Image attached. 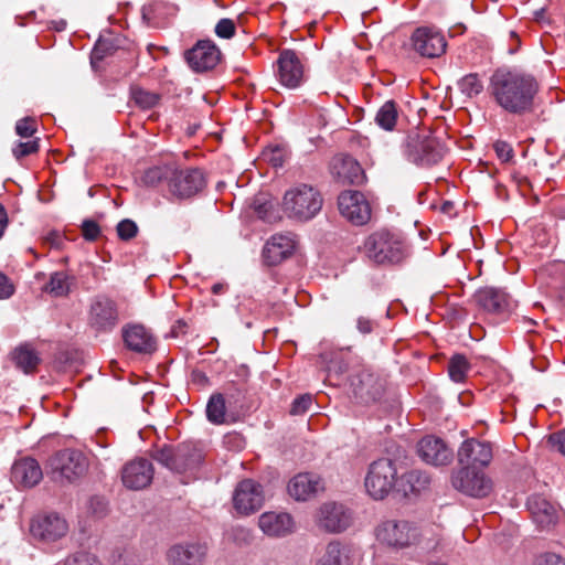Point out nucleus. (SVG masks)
Returning <instances> with one entry per match:
<instances>
[{
    "label": "nucleus",
    "mask_w": 565,
    "mask_h": 565,
    "mask_svg": "<svg viewBox=\"0 0 565 565\" xmlns=\"http://www.w3.org/2000/svg\"><path fill=\"white\" fill-rule=\"evenodd\" d=\"M330 171L341 184H360L364 179L360 163L350 156H335L331 161Z\"/></svg>",
    "instance_id": "nucleus-25"
},
{
    "label": "nucleus",
    "mask_w": 565,
    "mask_h": 565,
    "mask_svg": "<svg viewBox=\"0 0 565 565\" xmlns=\"http://www.w3.org/2000/svg\"><path fill=\"white\" fill-rule=\"evenodd\" d=\"M397 481L395 462L388 458H381L370 465L364 487L371 498L383 500L395 486L397 487Z\"/></svg>",
    "instance_id": "nucleus-5"
},
{
    "label": "nucleus",
    "mask_w": 565,
    "mask_h": 565,
    "mask_svg": "<svg viewBox=\"0 0 565 565\" xmlns=\"http://www.w3.org/2000/svg\"><path fill=\"white\" fill-rule=\"evenodd\" d=\"M164 7L162 1H152L142 8V15L147 20L157 19L160 15L161 9Z\"/></svg>",
    "instance_id": "nucleus-51"
},
{
    "label": "nucleus",
    "mask_w": 565,
    "mask_h": 565,
    "mask_svg": "<svg viewBox=\"0 0 565 565\" xmlns=\"http://www.w3.org/2000/svg\"><path fill=\"white\" fill-rule=\"evenodd\" d=\"M339 211L355 225H363L371 218V207L363 193L343 191L338 199Z\"/></svg>",
    "instance_id": "nucleus-14"
},
{
    "label": "nucleus",
    "mask_w": 565,
    "mask_h": 565,
    "mask_svg": "<svg viewBox=\"0 0 565 565\" xmlns=\"http://www.w3.org/2000/svg\"><path fill=\"white\" fill-rule=\"evenodd\" d=\"M316 565H353L351 550L340 541L333 540L327 544Z\"/></svg>",
    "instance_id": "nucleus-30"
},
{
    "label": "nucleus",
    "mask_w": 565,
    "mask_h": 565,
    "mask_svg": "<svg viewBox=\"0 0 565 565\" xmlns=\"http://www.w3.org/2000/svg\"><path fill=\"white\" fill-rule=\"evenodd\" d=\"M152 457L164 467L177 472V449L169 446L157 448L153 450Z\"/></svg>",
    "instance_id": "nucleus-40"
},
{
    "label": "nucleus",
    "mask_w": 565,
    "mask_h": 565,
    "mask_svg": "<svg viewBox=\"0 0 565 565\" xmlns=\"http://www.w3.org/2000/svg\"><path fill=\"white\" fill-rule=\"evenodd\" d=\"M138 233V226L137 224L125 218L120 221L117 225V234L120 239L122 241H129L134 238Z\"/></svg>",
    "instance_id": "nucleus-44"
},
{
    "label": "nucleus",
    "mask_w": 565,
    "mask_h": 565,
    "mask_svg": "<svg viewBox=\"0 0 565 565\" xmlns=\"http://www.w3.org/2000/svg\"><path fill=\"white\" fill-rule=\"evenodd\" d=\"M207 419L221 425L225 422V401L222 394L212 395L206 405Z\"/></svg>",
    "instance_id": "nucleus-37"
},
{
    "label": "nucleus",
    "mask_w": 565,
    "mask_h": 565,
    "mask_svg": "<svg viewBox=\"0 0 565 565\" xmlns=\"http://www.w3.org/2000/svg\"><path fill=\"white\" fill-rule=\"evenodd\" d=\"M47 467L55 480L72 482L86 473L88 461L79 450L63 449L50 458Z\"/></svg>",
    "instance_id": "nucleus-7"
},
{
    "label": "nucleus",
    "mask_w": 565,
    "mask_h": 565,
    "mask_svg": "<svg viewBox=\"0 0 565 565\" xmlns=\"http://www.w3.org/2000/svg\"><path fill=\"white\" fill-rule=\"evenodd\" d=\"M374 322L365 317H359L356 328L362 334H369L373 331Z\"/></svg>",
    "instance_id": "nucleus-57"
},
{
    "label": "nucleus",
    "mask_w": 565,
    "mask_h": 565,
    "mask_svg": "<svg viewBox=\"0 0 565 565\" xmlns=\"http://www.w3.org/2000/svg\"><path fill=\"white\" fill-rule=\"evenodd\" d=\"M470 369L469 362L461 354L454 355L448 364V373L454 382L461 383L465 381Z\"/></svg>",
    "instance_id": "nucleus-39"
},
{
    "label": "nucleus",
    "mask_w": 565,
    "mask_h": 565,
    "mask_svg": "<svg viewBox=\"0 0 565 565\" xmlns=\"http://www.w3.org/2000/svg\"><path fill=\"white\" fill-rule=\"evenodd\" d=\"M122 339L126 347L138 353H152L156 350V339L141 324H132L124 328Z\"/></svg>",
    "instance_id": "nucleus-27"
},
{
    "label": "nucleus",
    "mask_w": 565,
    "mask_h": 565,
    "mask_svg": "<svg viewBox=\"0 0 565 565\" xmlns=\"http://www.w3.org/2000/svg\"><path fill=\"white\" fill-rule=\"evenodd\" d=\"M203 460L201 450L189 445H181L177 448V472L192 471Z\"/></svg>",
    "instance_id": "nucleus-32"
},
{
    "label": "nucleus",
    "mask_w": 565,
    "mask_h": 565,
    "mask_svg": "<svg viewBox=\"0 0 565 565\" xmlns=\"http://www.w3.org/2000/svg\"><path fill=\"white\" fill-rule=\"evenodd\" d=\"M276 76L282 86L290 89L302 84L305 67L296 51L285 49L279 53Z\"/></svg>",
    "instance_id": "nucleus-12"
},
{
    "label": "nucleus",
    "mask_w": 565,
    "mask_h": 565,
    "mask_svg": "<svg viewBox=\"0 0 565 565\" xmlns=\"http://www.w3.org/2000/svg\"><path fill=\"white\" fill-rule=\"evenodd\" d=\"M43 478L40 463L32 457H23L14 461L11 468V481L18 488H32Z\"/></svg>",
    "instance_id": "nucleus-23"
},
{
    "label": "nucleus",
    "mask_w": 565,
    "mask_h": 565,
    "mask_svg": "<svg viewBox=\"0 0 565 565\" xmlns=\"http://www.w3.org/2000/svg\"><path fill=\"white\" fill-rule=\"evenodd\" d=\"M39 139L19 142L13 147L12 153L17 160H20L26 156L36 153L39 151Z\"/></svg>",
    "instance_id": "nucleus-43"
},
{
    "label": "nucleus",
    "mask_w": 565,
    "mask_h": 565,
    "mask_svg": "<svg viewBox=\"0 0 565 565\" xmlns=\"http://www.w3.org/2000/svg\"><path fill=\"white\" fill-rule=\"evenodd\" d=\"M264 499L262 484L253 479H244L235 488L233 504L237 513L248 515L263 507Z\"/></svg>",
    "instance_id": "nucleus-13"
},
{
    "label": "nucleus",
    "mask_w": 565,
    "mask_h": 565,
    "mask_svg": "<svg viewBox=\"0 0 565 565\" xmlns=\"http://www.w3.org/2000/svg\"><path fill=\"white\" fill-rule=\"evenodd\" d=\"M544 271L552 277L555 288L565 284V263L554 262L544 267Z\"/></svg>",
    "instance_id": "nucleus-41"
},
{
    "label": "nucleus",
    "mask_w": 565,
    "mask_h": 565,
    "mask_svg": "<svg viewBox=\"0 0 565 565\" xmlns=\"http://www.w3.org/2000/svg\"><path fill=\"white\" fill-rule=\"evenodd\" d=\"M36 131V121L33 118L25 117L18 120L15 125V132L21 138H30Z\"/></svg>",
    "instance_id": "nucleus-45"
},
{
    "label": "nucleus",
    "mask_w": 565,
    "mask_h": 565,
    "mask_svg": "<svg viewBox=\"0 0 565 565\" xmlns=\"http://www.w3.org/2000/svg\"><path fill=\"white\" fill-rule=\"evenodd\" d=\"M322 204L321 193L312 185L302 183L286 191L281 206L287 217L307 222L320 212Z\"/></svg>",
    "instance_id": "nucleus-4"
},
{
    "label": "nucleus",
    "mask_w": 565,
    "mask_h": 565,
    "mask_svg": "<svg viewBox=\"0 0 565 565\" xmlns=\"http://www.w3.org/2000/svg\"><path fill=\"white\" fill-rule=\"evenodd\" d=\"M311 403H312V397L309 394H305V395L297 397L291 404L290 414L300 415V414L306 413L309 409Z\"/></svg>",
    "instance_id": "nucleus-49"
},
{
    "label": "nucleus",
    "mask_w": 565,
    "mask_h": 565,
    "mask_svg": "<svg viewBox=\"0 0 565 565\" xmlns=\"http://www.w3.org/2000/svg\"><path fill=\"white\" fill-rule=\"evenodd\" d=\"M398 119V105L393 99L386 100L377 110L375 122L386 131L395 129Z\"/></svg>",
    "instance_id": "nucleus-35"
},
{
    "label": "nucleus",
    "mask_w": 565,
    "mask_h": 565,
    "mask_svg": "<svg viewBox=\"0 0 565 565\" xmlns=\"http://www.w3.org/2000/svg\"><path fill=\"white\" fill-rule=\"evenodd\" d=\"M451 483L456 490L475 498L487 497L492 489V482L484 472L472 467H462L454 472Z\"/></svg>",
    "instance_id": "nucleus-9"
},
{
    "label": "nucleus",
    "mask_w": 565,
    "mask_h": 565,
    "mask_svg": "<svg viewBox=\"0 0 565 565\" xmlns=\"http://www.w3.org/2000/svg\"><path fill=\"white\" fill-rule=\"evenodd\" d=\"M377 542L387 547L401 550L418 544L423 550H436L439 544V533L433 527L419 529L407 520L387 519L375 527Z\"/></svg>",
    "instance_id": "nucleus-2"
},
{
    "label": "nucleus",
    "mask_w": 565,
    "mask_h": 565,
    "mask_svg": "<svg viewBox=\"0 0 565 565\" xmlns=\"http://www.w3.org/2000/svg\"><path fill=\"white\" fill-rule=\"evenodd\" d=\"M322 489L321 478L310 472L298 473L288 483V492L297 501L309 500Z\"/></svg>",
    "instance_id": "nucleus-28"
},
{
    "label": "nucleus",
    "mask_w": 565,
    "mask_h": 565,
    "mask_svg": "<svg viewBox=\"0 0 565 565\" xmlns=\"http://www.w3.org/2000/svg\"><path fill=\"white\" fill-rule=\"evenodd\" d=\"M556 213L558 217L565 218V206L558 207Z\"/></svg>",
    "instance_id": "nucleus-63"
},
{
    "label": "nucleus",
    "mask_w": 565,
    "mask_h": 565,
    "mask_svg": "<svg viewBox=\"0 0 565 565\" xmlns=\"http://www.w3.org/2000/svg\"><path fill=\"white\" fill-rule=\"evenodd\" d=\"M223 288H224V287H223V285H222V284H215V285H213V287H212V291H213V294L217 295V294H221V292H222Z\"/></svg>",
    "instance_id": "nucleus-62"
},
{
    "label": "nucleus",
    "mask_w": 565,
    "mask_h": 565,
    "mask_svg": "<svg viewBox=\"0 0 565 565\" xmlns=\"http://www.w3.org/2000/svg\"><path fill=\"white\" fill-rule=\"evenodd\" d=\"M110 51V45L106 41L98 40L94 46L92 58L103 60Z\"/></svg>",
    "instance_id": "nucleus-55"
},
{
    "label": "nucleus",
    "mask_w": 565,
    "mask_h": 565,
    "mask_svg": "<svg viewBox=\"0 0 565 565\" xmlns=\"http://www.w3.org/2000/svg\"><path fill=\"white\" fill-rule=\"evenodd\" d=\"M488 89L490 97L503 111L523 116L534 110L540 85L531 74L498 68L490 77Z\"/></svg>",
    "instance_id": "nucleus-1"
},
{
    "label": "nucleus",
    "mask_w": 565,
    "mask_h": 565,
    "mask_svg": "<svg viewBox=\"0 0 565 565\" xmlns=\"http://www.w3.org/2000/svg\"><path fill=\"white\" fill-rule=\"evenodd\" d=\"M352 385L354 386V394L356 396H361L362 397L364 394H370V391L364 388V381L363 380H359V384H356L353 381Z\"/></svg>",
    "instance_id": "nucleus-60"
},
{
    "label": "nucleus",
    "mask_w": 565,
    "mask_h": 565,
    "mask_svg": "<svg viewBox=\"0 0 565 565\" xmlns=\"http://www.w3.org/2000/svg\"><path fill=\"white\" fill-rule=\"evenodd\" d=\"M107 512V503L103 498L94 497L92 498V513L97 516L102 518Z\"/></svg>",
    "instance_id": "nucleus-56"
},
{
    "label": "nucleus",
    "mask_w": 565,
    "mask_h": 565,
    "mask_svg": "<svg viewBox=\"0 0 565 565\" xmlns=\"http://www.w3.org/2000/svg\"><path fill=\"white\" fill-rule=\"evenodd\" d=\"M417 452L427 463L433 466H444L451 462L454 452L446 443L435 436H425L418 441Z\"/></svg>",
    "instance_id": "nucleus-22"
},
{
    "label": "nucleus",
    "mask_w": 565,
    "mask_h": 565,
    "mask_svg": "<svg viewBox=\"0 0 565 565\" xmlns=\"http://www.w3.org/2000/svg\"><path fill=\"white\" fill-rule=\"evenodd\" d=\"M236 26L231 19H221L215 25V33L218 38L231 39L235 35Z\"/></svg>",
    "instance_id": "nucleus-46"
},
{
    "label": "nucleus",
    "mask_w": 565,
    "mask_h": 565,
    "mask_svg": "<svg viewBox=\"0 0 565 565\" xmlns=\"http://www.w3.org/2000/svg\"><path fill=\"white\" fill-rule=\"evenodd\" d=\"M64 565H102V563L88 553H76L68 557Z\"/></svg>",
    "instance_id": "nucleus-47"
},
{
    "label": "nucleus",
    "mask_w": 565,
    "mask_h": 565,
    "mask_svg": "<svg viewBox=\"0 0 565 565\" xmlns=\"http://www.w3.org/2000/svg\"><path fill=\"white\" fill-rule=\"evenodd\" d=\"M82 234L87 241H95L100 234L99 225L92 220H86L82 224Z\"/></svg>",
    "instance_id": "nucleus-50"
},
{
    "label": "nucleus",
    "mask_w": 565,
    "mask_h": 565,
    "mask_svg": "<svg viewBox=\"0 0 565 565\" xmlns=\"http://www.w3.org/2000/svg\"><path fill=\"white\" fill-rule=\"evenodd\" d=\"M493 147L501 161L508 162L513 157V149L508 142L497 141Z\"/></svg>",
    "instance_id": "nucleus-52"
},
{
    "label": "nucleus",
    "mask_w": 565,
    "mask_h": 565,
    "mask_svg": "<svg viewBox=\"0 0 565 565\" xmlns=\"http://www.w3.org/2000/svg\"><path fill=\"white\" fill-rule=\"evenodd\" d=\"M205 180L200 169H178L173 164V175L170 177L169 192L178 199H188L200 192Z\"/></svg>",
    "instance_id": "nucleus-11"
},
{
    "label": "nucleus",
    "mask_w": 565,
    "mask_h": 565,
    "mask_svg": "<svg viewBox=\"0 0 565 565\" xmlns=\"http://www.w3.org/2000/svg\"><path fill=\"white\" fill-rule=\"evenodd\" d=\"M14 292V287L10 279L0 271V299H7Z\"/></svg>",
    "instance_id": "nucleus-54"
},
{
    "label": "nucleus",
    "mask_w": 565,
    "mask_h": 565,
    "mask_svg": "<svg viewBox=\"0 0 565 565\" xmlns=\"http://www.w3.org/2000/svg\"><path fill=\"white\" fill-rule=\"evenodd\" d=\"M67 530V522L56 513L39 515L30 525L32 536L44 542H54L63 537Z\"/></svg>",
    "instance_id": "nucleus-17"
},
{
    "label": "nucleus",
    "mask_w": 565,
    "mask_h": 565,
    "mask_svg": "<svg viewBox=\"0 0 565 565\" xmlns=\"http://www.w3.org/2000/svg\"><path fill=\"white\" fill-rule=\"evenodd\" d=\"M362 376H364V377H365V380H366V382H367V383H371V382L373 381V377H372V375H371V374H362Z\"/></svg>",
    "instance_id": "nucleus-64"
},
{
    "label": "nucleus",
    "mask_w": 565,
    "mask_h": 565,
    "mask_svg": "<svg viewBox=\"0 0 565 565\" xmlns=\"http://www.w3.org/2000/svg\"><path fill=\"white\" fill-rule=\"evenodd\" d=\"M407 161L423 168L437 164L445 154V148L438 139L430 136H409L403 148Z\"/></svg>",
    "instance_id": "nucleus-6"
},
{
    "label": "nucleus",
    "mask_w": 565,
    "mask_h": 565,
    "mask_svg": "<svg viewBox=\"0 0 565 565\" xmlns=\"http://www.w3.org/2000/svg\"><path fill=\"white\" fill-rule=\"evenodd\" d=\"M119 322L117 303L108 297L97 296L88 311V326L97 333L111 332Z\"/></svg>",
    "instance_id": "nucleus-8"
},
{
    "label": "nucleus",
    "mask_w": 565,
    "mask_h": 565,
    "mask_svg": "<svg viewBox=\"0 0 565 565\" xmlns=\"http://www.w3.org/2000/svg\"><path fill=\"white\" fill-rule=\"evenodd\" d=\"M536 565H565V559L554 553H545L537 557Z\"/></svg>",
    "instance_id": "nucleus-53"
},
{
    "label": "nucleus",
    "mask_w": 565,
    "mask_h": 565,
    "mask_svg": "<svg viewBox=\"0 0 565 565\" xmlns=\"http://www.w3.org/2000/svg\"><path fill=\"white\" fill-rule=\"evenodd\" d=\"M360 249L371 263L376 265H396L407 256L402 237L386 230L370 234Z\"/></svg>",
    "instance_id": "nucleus-3"
},
{
    "label": "nucleus",
    "mask_w": 565,
    "mask_h": 565,
    "mask_svg": "<svg viewBox=\"0 0 565 565\" xmlns=\"http://www.w3.org/2000/svg\"><path fill=\"white\" fill-rule=\"evenodd\" d=\"M412 49L422 57L435 58L446 52L447 41L435 26H419L411 36Z\"/></svg>",
    "instance_id": "nucleus-10"
},
{
    "label": "nucleus",
    "mask_w": 565,
    "mask_h": 565,
    "mask_svg": "<svg viewBox=\"0 0 565 565\" xmlns=\"http://www.w3.org/2000/svg\"><path fill=\"white\" fill-rule=\"evenodd\" d=\"M492 456L490 443L475 438L465 440L458 450V461L462 467H486L492 460Z\"/></svg>",
    "instance_id": "nucleus-18"
},
{
    "label": "nucleus",
    "mask_w": 565,
    "mask_h": 565,
    "mask_svg": "<svg viewBox=\"0 0 565 565\" xmlns=\"http://www.w3.org/2000/svg\"><path fill=\"white\" fill-rule=\"evenodd\" d=\"M351 513L343 505L335 502L322 504L317 513V524L330 533H340L351 524Z\"/></svg>",
    "instance_id": "nucleus-16"
},
{
    "label": "nucleus",
    "mask_w": 565,
    "mask_h": 565,
    "mask_svg": "<svg viewBox=\"0 0 565 565\" xmlns=\"http://www.w3.org/2000/svg\"><path fill=\"white\" fill-rule=\"evenodd\" d=\"M552 444L565 456V429L550 437Z\"/></svg>",
    "instance_id": "nucleus-58"
},
{
    "label": "nucleus",
    "mask_w": 565,
    "mask_h": 565,
    "mask_svg": "<svg viewBox=\"0 0 565 565\" xmlns=\"http://www.w3.org/2000/svg\"><path fill=\"white\" fill-rule=\"evenodd\" d=\"M265 160H267L273 167H281L285 162L284 150L279 147L266 149L263 152Z\"/></svg>",
    "instance_id": "nucleus-48"
},
{
    "label": "nucleus",
    "mask_w": 565,
    "mask_h": 565,
    "mask_svg": "<svg viewBox=\"0 0 565 565\" xmlns=\"http://www.w3.org/2000/svg\"><path fill=\"white\" fill-rule=\"evenodd\" d=\"M225 439H226V443L241 441V437L237 434H228V435H226Z\"/></svg>",
    "instance_id": "nucleus-61"
},
{
    "label": "nucleus",
    "mask_w": 565,
    "mask_h": 565,
    "mask_svg": "<svg viewBox=\"0 0 565 565\" xmlns=\"http://www.w3.org/2000/svg\"><path fill=\"white\" fill-rule=\"evenodd\" d=\"M296 246L297 239L295 234H275L264 246V260L270 266L278 265L294 254Z\"/></svg>",
    "instance_id": "nucleus-20"
},
{
    "label": "nucleus",
    "mask_w": 565,
    "mask_h": 565,
    "mask_svg": "<svg viewBox=\"0 0 565 565\" xmlns=\"http://www.w3.org/2000/svg\"><path fill=\"white\" fill-rule=\"evenodd\" d=\"M429 477L420 470H411L403 473L397 481V490L405 495L418 493L429 484Z\"/></svg>",
    "instance_id": "nucleus-31"
},
{
    "label": "nucleus",
    "mask_w": 565,
    "mask_h": 565,
    "mask_svg": "<svg viewBox=\"0 0 565 565\" xmlns=\"http://www.w3.org/2000/svg\"><path fill=\"white\" fill-rule=\"evenodd\" d=\"M171 175H173V164L151 167L145 171L142 183L148 186H159L166 182L169 185Z\"/></svg>",
    "instance_id": "nucleus-36"
},
{
    "label": "nucleus",
    "mask_w": 565,
    "mask_h": 565,
    "mask_svg": "<svg viewBox=\"0 0 565 565\" xmlns=\"http://www.w3.org/2000/svg\"><path fill=\"white\" fill-rule=\"evenodd\" d=\"M458 88L465 96L472 98L483 90V84L477 73H470L458 82Z\"/></svg>",
    "instance_id": "nucleus-38"
},
{
    "label": "nucleus",
    "mask_w": 565,
    "mask_h": 565,
    "mask_svg": "<svg viewBox=\"0 0 565 565\" xmlns=\"http://www.w3.org/2000/svg\"><path fill=\"white\" fill-rule=\"evenodd\" d=\"M134 100L142 109H150L159 103V96L139 88L134 92Z\"/></svg>",
    "instance_id": "nucleus-42"
},
{
    "label": "nucleus",
    "mask_w": 565,
    "mask_h": 565,
    "mask_svg": "<svg viewBox=\"0 0 565 565\" xmlns=\"http://www.w3.org/2000/svg\"><path fill=\"white\" fill-rule=\"evenodd\" d=\"M8 225V215L4 206L0 203V238L2 237L4 230Z\"/></svg>",
    "instance_id": "nucleus-59"
},
{
    "label": "nucleus",
    "mask_w": 565,
    "mask_h": 565,
    "mask_svg": "<svg viewBox=\"0 0 565 565\" xmlns=\"http://www.w3.org/2000/svg\"><path fill=\"white\" fill-rule=\"evenodd\" d=\"M260 530L267 536L284 537L295 531V521L287 512H264L258 519Z\"/></svg>",
    "instance_id": "nucleus-26"
},
{
    "label": "nucleus",
    "mask_w": 565,
    "mask_h": 565,
    "mask_svg": "<svg viewBox=\"0 0 565 565\" xmlns=\"http://www.w3.org/2000/svg\"><path fill=\"white\" fill-rule=\"evenodd\" d=\"M75 284V277L66 271H55L51 275L50 281L45 286V291L54 297H65L70 294Z\"/></svg>",
    "instance_id": "nucleus-34"
},
{
    "label": "nucleus",
    "mask_w": 565,
    "mask_h": 565,
    "mask_svg": "<svg viewBox=\"0 0 565 565\" xmlns=\"http://www.w3.org/2000/svg\"><path fill=\"white\" fill-rule=\"evenodd\" d=\"M152 478V463L145 458H137L127 462L121 470L122 483L131 490H141L148 487Z\"/></svg>",
    "instance_id": "nucleus-19"
},
{
    "label": "nucleus",
    "mask_w": 565,
    "mask_h": 565,
    "mask_svg": "<svg viewBox=\"0 0 565 565\" xmlns=\"http://www.w3.org/2000/svg\"><path fill=\"white\" fill-rule=\"evenodd\" d=\"M206 552V545L199 542L175 544L168 550L167 561L169 565H201Z\"/></svg>",
    "instance_id": "nucleus-24"
},
{
    "label": "nucleus",
    "mask_w": 565,
    "mask_h": 565,
    "mask_svg": "<svg viewBox=\"0 0 565 565\" xmlns=\"http://www.w3.org/2000/svg\"><path fill=\"white\" fill-rule=\"evenodd\" d=\"M220 50L210 40L199 41L184 53L186 63L196 73L214 68L220 61Z\"/></svg>",
    "instance_id": "nucleus-15"
},
{
    "label": "nucleus",
    "mask_w": 565,
    "mask_h": 565,
    "mask_svg": "<svg viewBox=\"0 0 565 565\" xmlns=\"http://www.w3.org/2000/svg\"><path fill=\"white\" fill-rule=\"evenodd\" d=\"M479 307L490 313L508 315L512 311L514 303L511 297L500 288L484 287L475 294Z\"/></svg>",
    "instance_id": "nucleus-21"
},
{
    "label": "nucleus",
    "mask_w": 565,
    "mask_h": 565,
    "mask_svg": "<svg viewBox=\"0 0 565 565\" xmlns=\"http://www.w3.org/2000/svg\"><path fill=\"white\" fill-rule=\"evenodd\" d=\"M12 360L25 374L34 372L40 363L36 351L29 344L18 347L12 352Z\"/></svg>",
    "instance_id": "nucleus-33"
},
{
    "label": "nucleus",
    "mask_w": 565,
    "mask_h": 565,
    "mask_svg": "<svg viewBox=\"0 0 565 565\" xmlns=\"http://www.w3.org/2000/svg\"><path fill=\"white\" fill-rule=\"evenodd\" d=\"M527 509L531 512L533 521L542 529L555 524L557 519L556 507L544 497L534 494L527 500Z\"/></svg>",
    "instance_id": "nucleus-29"
}]
</instances>
